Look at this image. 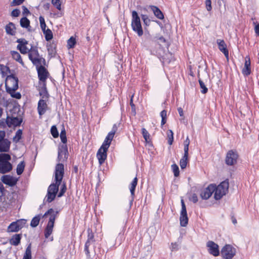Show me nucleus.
<instances>
[{
  "label": "nucleus",
  "instance_id": "obj_1",
  "mask_svg": "<svg viewBox=\"0 0 259 259\" xmlns=\"http://www.w3.org/2000/svg\"><path fill=\"white\" fill-rule=\"evenodd\" d=\"M28 54L29 59L34 66H37L41 64H43L44 65L46 64L45 59L39 55L36 47L31 46L30 49L29 50Z\"/></svg>",
  "mask_w": 259,
  "mask_h": 259
},
{
  "label": "nucleus",
  "instance_id": "obj_2",
  "mask_svg": "<svg viewBox=\"0 0 259 259\" xmlns=\"http://www.w3.org/2000/svg\"><path fill=\"white\" fill-rule=\"evenodd\" d=\"M131 27L132 30L138 36L140 37L143 34V30L142 26L140 17L136 11H133L132 13Z\"/></svg>",
  "mask_w": 259,
  "mask_h": 259
},
{
  "label": "nucleus",
  "instance_id": "obj_3",
  "mask_svg": "<svg viewBox=\"0 0 259 259\" xmlns=\"http://www.w3.org/2000/svg\"><path fill=\"white\" fill-rule=\"evenodd\" d=\"M214 188V198L215 200L221 199L223 196L226 195L229 188V182L224 181L221 183L218 186L213 185Z\"/></svg>",
  "mask_w": 259,
  "mask_h": 259
},
{
  "label": "nucleus",
  "instance_id": "obj_4",
  "mask_svg": "<svg viewBox=\"0 0 259 259\" xmlns=\"http://www.w3.org/2000/svg\"><path fill=\"white\" fill-rule=\"evenodd\" d=\"M60 185V184H59L58 182L56 181H55V183L51 184L48 188L47 194L44 201L46 200L48 203L52 202L56 198Z\"/></svg>",
  "mask_w": 259,
  "mask_h": 259
},
{
  "label": "nucleus",
  "instance_id": "obj_5",
  "mask_svg": "<svg viewBox=\"0 0 259 259\" xmlns=\"http://www.w3.org/2000/svg\"><path fill=\"white\" fill-rule=\"evenodd\" d=\"M110 143L104 141L101 147L97 153V157L100 165L103 164L107 158V152L110 145Z\"/></svg>",
  "mask_w": 259,
  "mask_h": 259
},
{
  "label": "nucleus",
  "instance_id": "obj_6",
  "mask_svg": "<svg viewBox=\"0 0 259 259\" xmlns=\"http://www.w3.org/2000/svg\"><path fill=\"white\" fill-rule=\"evenodd\" d=\"M5 87L7 92L16 91L18 88V78L14 74L8 75L5 81Z\"/></svg>",
  "mask_w": 259,
  "mask_h": 259
},
{
  "label": "nucleus",
  "instance_id": "obj_7",
  "mask_svg": "<svg viewBox=\"0 0 259 259\" xmlns=\"http://www.w3.org/2000/svg\"><path fill=\"white\" fill-rule=\"evenodd\" d=\"M238 154L236 151L229 150L225 157V163L229 166H234L237 163Z\"/></svg>",
  "mask_w": 259,
  "mask_h": 259
},
{
  "label": "nucleus",
  "instance_id": "obj_8",
  "mask_svg": "<svg viewBox=\"0 0 259 259\" xmlns=\"http://www.w3.org/2000/svg\"><path fill=\"white\" fill-rule=\"evenodd\" d=\"M68 148L66 144L60 145L58 147L57 160L59 162H64L68 158Z\"/></svg>",
  "mask_w": 259,
  "mask_h": 259
},
{
  "label": "nucleus",
  "instance_id": "obj_9",
  "mask_svg": "<svg viewBox=\"0 0 259 259\" xmlns=\"http://www.w3.org/2000/svg\"><path fill=\"white\" fill-rule=\"evenodd\" d=\"M64 174V166L62 163L56 164L55 171V180L61 184Z\"/></svg>",
  "mask_w": 259,
  "mask_h": 259
},
{
  "label": "nucleus",
  "instance_id": "obj_10",
  "mask_svg": "<svg viewBox=\"0 0 259 259\" xmlns=\"http://www.w3.org/2000/svg\"><path fill=\"white\" fill-rule=\"evenodd\" d=\"M221 253L225 259H232L235 254V250L231 245H226L222 249Z\"/></svg>",
  "mask_w": 259,
  "mask_h": 259
},
{
  "label": "nucleus",
  "instance_id": "obj_11",
  "mask_svg": "<svg viewBox=\"0 0 259 259\" xmlns=\"http://www.w3.org/2000/svg\"><path fill=\"white\" fill-rule=\"evenodd\" d=\"M39 80L43 82H46L48 77V72L44 66L41 65L36 66Z\"/></svg>",
  "mask_w": 259,
  "mask_h": 259
},
{
  "label": "nucleus",
  "instance_id": "obj_12",
  "mask_svg": "<svg viewBox=\"0 0 259 259\" xmlns=\"http://www.w3.org/2000/svg\"><path fill=\"white\" fill-rule=\"evenodd\" d=\"M23 121V119L21 117H10L7 116V126L9 127L12 126L16 127L19 126Z\"/></svg>",
  "mask_w": 259,
  "mask_h": 259
},
{
  "label": "nucleus",
  "instance_id": "obj_13",
  "mask_svg": "<svg viewBox=\"0 0 259 259\" xmlns=\"http://www.w3.org/2000/svg\"><path fill=\"white\" fill-rule=\"evenodd\" d=\"M58 211H55L53 208H50L42 216V218L46 217L48 215H50L49 220L47 225L54 226L55 219L57 217Z\"/></svg>",
  "mask_w": 259,
  "mask_h": 259
},
{
  "label": "nucleus",
  "instance_id": "obj_14",
  "mask_svg": "<svg viewBox=\"0 0 259 259\" xmlns=\"http://www.w3.org/2000/svg\"><path fill=\"white\" fill-rule=\"evenodd\" d=\"M207 246L209 248L208 252L214 256H218L220 254L219 246L212 241H209L207 243Z\"/></svg>",
  "mask_w": 259,
  "mask_h": 259
},
{
  "label": "nucleus",
  "instance_id": "obj_15",
  "mask_svg": "<svg viewBox=\"0 0 259 259\" xmlns=\"http://www.w3.org/2000/svg\"><path fill=\"white\" fill-rule=\"evenodd\" d=\"M2 181L5 184L13 187L16 184L17 179L10 175H4L2 177Z\"/></svg>",
  "mask_w": 259,
  "mask_h": 259
},
{
  "label": "nucleus",
  "instance_id": "obj_16",
  "mask_svg": "<svg viewBox=\"0 0 259 259\" xmlns=\"http://www.w3.org/2000/svg\"><path fill=\"white\" fill-rule=\"evenodd\" d=\"M213 184H210L200 194L201 197L203 199H208L214 192Z\"/></svg>",
  "mask_w": 259,
  "mask_h": 259
},
{
  "label": "nucleus",
  "instance_id": "obj_17",
  "mask_svg": "<svg viewBox=\"0 0 259 259\" xmlns=\"http://www.w3.org/2000/svg\"><path fill=\"white\" fill-rule=\"evenodd\" d=\"M217 43L219 50L224 54L225 56L227 59H228L229 51L227 49V45L225 41L223 39H218L217 40Z\"/></svg>",
  "mask_w": 259,
  "mask_h": 259
},
{
  "label": "nucleus",
  "instance_id": "obj_18",
  "mask_svg": "<svg viewBox=\"0 0 259 259\" xmlns=\"http://www.w3.org/2000/svg\"><path fill=\"white\" fill-rule=\"evenodd\" d=\"M48 109V105L45 100L40 99L38 102L37 111L39 116L44 115Z\"/></svg>",
  "mask_w": 259,
  "mask_h": 259
},
{
  "label": "nucleus",
  "instance_id": "obj_19",
  "mask_svg": "<svg viewBox=\"0 0 259 259\" xmlns=\"http://www.w3.org/2000/svg\"><path fill=\"white\" fill-rule=\"evenodd\" d=\"M242 73L245 76H248L251 73L250 59L249 56L245 57V63L242 69Z\"/></svg>",
  "mask_w": 259,
  "mask_h": 259
},
{
  "label": "nucleus",
  "instance_id": "obj_20",
  "mask_svg": "<svg viewBox=\"0 0 259 259\" xmlns=\"http://www.w3.org/2000/svg\"><path fill=\"white\" fill-rule=\"evenodd\" d=\"M12 164L10 162H0V173L4 174L12 169Z\"/></svg>",
  "mask_w": 259,
  "mask_h": 259
},
{
  "label": "nucleus",
  "instance_id": "obj_21",
  "mask_svg": "<svg viewBox=\"0 0 259 259\" xmlns=\"http://www.w3.org/2000/svg\"><path fill=\"white\" fill-rule=\"evenodd\" d=\"M10 142L7 139H2L0 140V152H8L10 149Z\"/></svg>",
  "mask_w": 259,
  "mask_h": 259
},
{
  "label": "nucleus",
  "instance_id": "obj_22",
  "mask_svg": "<svg viewBox=\"0 0 259 259\" xmlns=\"http://www.w3.org/2000/svg\"><path fill=\"white\" fill-rule=\"evenodd\" d=\"M118 126L116 124H113L112 130L108 134L107 136L106 137L105 141L106 142H108L111 144L114 136L115 135V133L117 131Z\"/></svg>",
  "mask_w": 259,
  "mask_h": 259
},
{
  "label": "nucleus",
  "instance_id": "obj_23",
  "mask_svg": "<svg viewBox=\"0 0 259 259\" xmlns=\"http://www.w3.org/2000/svg\"><path fill=\"white\" fill-rule=\"evenodd\" d=\"M39 94L42 99H48L49 98L50 96L47 91L46 82L42 83V85L39 89Z\"/></svg>",
  "mask_w": 259,
  "mask_h": 259
},
{
  "label": "nucleus",
  "instance_id": "obj_24",
  "mask_svg": "<svg viewBox=\"0 0 259 259\" xmlns=\"http://www.w3.org/2000/svg\"><path fill=\"white\" fill-rule=\"evenodd\" d=\"M22 238L21 234H16L12 236V238L10 239L9 242L11 245L14 246H18L21 241Z\"/></svg>",
  "mask_w": 259,
  "mask_h": 259
},
{
  "label": "nucleus",
  "instance_id": "obj_25",
  "mask_svg": "<svg viewBox=\"0 0 259 259\" xmlns=\"http://www.w3.org/2000/svg\"><path fill=\"white\" fill-rule=\"evenodd\" d=\"M151 10L153 11L154 15L159 19L162 20L164 19V15L161 11L156 6H151Z\"/></svg>",
  "mask_w": 259,
  "mask_h": 259
},
{
  "label": "nucleus",
  "instance_id": "obj_26",
  "mask_svg": "<svg viewBox=\"0 0 259 259\" xmlns=\"http://www.w3.org/2000/svg\"><path fill=\"white\" fill-rule=\"evenodd\" d=\"M20 26L25 28H27L28 31H31L30 21L26 17H22L20 21Z\"/></svg>",
  "mask_w": 259,
  "mask_h": 259
},
{
  "label": "nucleus",
  "instance_id": "obj_27",
  "mask_svg": "<svg viewBox=\"0 0 259 259\" xmlns=\"http://www.w3.org/2000/svg\"><path fill=\"white\" fill-rule=\"evenodd\" d=\"M15 29V25L12 22H9L5 27L7 33L11 35H14L15 34V31L14 30Z\"/></svg>",
  "mask_w": 259,
  "mask_h": 259
},
{
  "label": "nucleus",
  "instance_id": "obj_28",
  "mask_svg": "<svg viewBox=\"0 0 259 259\" xmlns=\"http://www.w3.org/2000/svg\"><path fill=\"white\" fill-rule=\"evenodd\" d=\"M41 214H39L35 215L32 218L30 222V226L32 228L37 227L39 223L41 218H42Z\"/></svg>",
  "mask_w": 259,
  "mask_h": 259
},
{
  "label": "nucleus",
  "instance_id": "obj_29",
  "mask_svg": "<svg viewBox=\"0 0 259 259\" xmlns=\"http://www.w3.org/2000/svg\"><path fill=\"white\" fill-rule=\"evenodd\" d=\"M13 58L18 62L20 63L22 66H24V62L21 58L20 54L17 51H12L11 52Z\"/></svg>",
  "mask_w": 259,
  "mask_h": 259
},
{
  "label": "nucleus",
  "instance_id": "obj_30",
  "mask_svg": "<svg viewBox=\"0 0 259 259\" xmlns=\"http://www.w3.org/2000/svg\"><path fill=\"white\" fill-rule=\"evenodd\" d=\"M138 183V179L137 177H136L132 181L131 183V187L130 188V192L131 194V196H135V189Z\"/></svg>",
  "mask_w": 259,
  "mask_h": 259
},
{
  "label": "nucleus",
  "instance_id": "obj_31",
  "mask_svg": "<svg viewBox=\"0 0 259 259\" xmlns=\"http://www.w3.org/2000/svg\"><path fill=\"white\" fill-rule=\"evenodd\" d=\"M18 226L15 222H13L10 224L8 228V231L9 232H16L20 230Z\"/></svg>",
  "mask_w": 259,
  "mask_h": 259
},
{
  "label": "nucleus",
  "instance_id": "obj_32",
  "mask_svg": "<svg viewBox=\"0 0 259 259\" xmlns=\"http://www.w3.org/2000/svg\"><path fill=\"white\" fill-rule=\"evenodd\" d=\"M188 162V156L183 155L180 161V165L182 169H185Z\"/></svg>",
  "mask_w": 259,
  "mask_h": 259
},
{
  "label": "nucleus",
  "instance_id": "obj_33",
  "mask_svg": "<svg viewBox=\"0 0 259 259\" xmlns=\"http://www.w3.org/2000/svg\"><path fill=\"white\" fill-rule=\"evenodd\" d=\"M95 242V240L94 239V235L92 232H90V230L89 229L88 230V239H87L85 244L91 245Z\"/></svg>",
  "mask_w": 259,
  "mask_h": 259
},
{
  "label": "nucleus",
  "instance_id": "obj_34",
  "mask_svg": "<svg viewBox=\"0 0 259 259\" xmlns=\"http://www.w3.org/2000/svg\"><path fill=\"white\" fill-rule=\"evenodd\" d=\"M11 159V157L10 154L7 153L0 154V162H10L9 161Z\"/></svg>",
  "mask_w": 259,
  "mask_h": 259
},
{
  "label": "nucleus",
  "instance_id": "obj_35",
  "mask_svg": "<svg viewBox=\"0 0 259 259\" xmlns=\"http://www.w3.org/2000/svg\"><path fill=\"white\" fill-rule=\"evenodd\" d=\"M43 33L46 41H49L53 38V34L51 29L48 28L47 30L44 31Z\"/></svg>",
  "mask_w": 259,
  "mask_h": 259
},
{
  "label": "nucleus",
  "instance_id": "obj_36",
  "mask_svg": "<svg viewBox=\"0 0 259 259\" xmlns=\"http://www.w3.org/2000/svg\"><path fill=\"white\" fill-rule=\"evenodd\" d=\"M54 226L47 225L45 229V237L46 238H48L49 237L52 233Z\"/></svg>",
  "mask_w": 259,
  "mask_h": 259
},
{
  "label": "nucleus",
  "instance_id": "obj_37",
  "mask_svg": "<svg viewBox=\"0 0 259 259\" xmlns=\"http://www.w3.org/2000/svg\"><path fill=\"white\" fill-rule=\"evenodd\" d=\"M24 168H25L24 162L23 161L20 162L17 166L16 172H17V175H21L24 171Z\"/></svg>",
  "mask_w": 259,
  "mask_h": 259
},
{
  "label": "nucleus",
  "instance_id": "obj_38",
  "mask_svg": "<svg viewBox=\"0 0 259 259\" xmlns=\"http://www.w3.org/2000/svg\"><path fill=\"white\" fill-rule=\"evenodd\" d=\"M141 18L143 21L144 25L146 27H148L150 25L151 20L147 15L142 14H141Z\"/></svg>",
  "mask_w": 259,
  "mask_h": 259
},
{
  "label": "nucleus",
  "instance_id": "obj_39",
  "mask_svg": "<svg viewBox=\"0 0 259 259\" xmlns=\"http://www.w3.org/2000/svg\"><path fill=\"white\" fill-rule=\"evenodd\" d=\"M31 244H29L26 248L23 259H31Z\"/></svg>",
  "mask_w": 259,
  "mask_h": 259
},
{
  "label": "nucleus",
  "instance_id": "obj_40",
  "mask_svg": "<svg viewBox=\"0 0 259 259\" xmlns=\"http://www.w3.org/2000/svg\"><path fill=\"white\" fill-rule=\"evenodd\" d=\"M198 82L201 89V93L203 94H206L208 92V89L206 87L205 83L201 79H199Z\"/></svg>",
  "mask_w": 259,
  "mask_h": 259
},
{
  "label": "nucleus",
  "instance_id": "obj_41",
  "mask_svg": "<svg viewBox=\"0 0 259 259\" xmlns=\"http://www.w3.org/2000/svg\"><path fill=\"white\" fill-rule=\"evenodd\" d=\"M180 225L182 227H186L188 223V218L187 215L180 216Z\"/></svg>",
  "mask_w": 259,
  "mask_h": 259
},
{
  "label": "nucleus",
  "instance_id": "obj_42",
  "mask_svg": "<svg viewBox=\"0 0 259 259\" xmlns=\"http://www.w3.org/2000/svg\"><path fill=\"white\" fill-rule=\"evenodd\" d=\"M168 138V143L169 145H172L174 141V133L171 130H168L167 132Z\"/></svg>",
  "mask_w": 259,
  "mask_h": 259
},
{
  "label": "nucleus",
  "instance_id": "obj_43",
  "mask_svg": "<svg viewBox=\"0 0 259 259\" xmlns=\"http://www.w3.org/2000/svg\"><path fill=\"white\" fill-rule=\"evenodd\" d=\"M7 92L9 93L11 95V96L13 98L20 99L21 98V94L19 92H16V91L13 90Z\"/></svg>",
  "mask_w": 259,
  "mask_h": 259
},
{
  "label": "nucleus",
  "instance_id": "obj_44",
  "mask_svg": "<svg viewBox=\"0 0 259 259\" xmlns=\"http://www.w3.org/2000/svg\"><path fill=\"white\" fill-rule=\"evenodd\" d=\"M60 137L61 142L63 143V144H66V143H67V140L66 135V131H65V130L64 128H63L62 130L61 133H60Z\"/></svg>",
  "mask_w": 259,
  "mask_h": 259
},
{
  "label": "nucleus",
  "instance_id": "obj_45",
  "mask_svg": "<svg viewBox=\"0 0 259 259\" xmlns=\"http://www.w3.org/2000/svg\"><path fill=\"white\" fill-rule=\"evenodd\" d=\"M76 44V39L73 36H71L67 41V46L68 48H73Z\"/></svg>",
  "mask_w": 259,
  "mask_h": 259
},
{
  "label": "nucleus",
  "instance_id": "obj_46",
  "mask_svg": "<svg viewBox=\"0 0 259 259\" xmlns=\"http://www.w3.org/2000/svg\"><path fill=\"white\" fill-rule=\"evenodd\" d=\"M181 205H182V209H181V211L180 216L187 215L186 207L185 204L184 200L182 199L181 201Z\"/></svg>",
  "mask_w": 259,
  "mask_h": 259
},
{
  "label": "nucleus",
  "instance_id": "obj_47",
  "mask_svg": "<svg viewBox=\"0 0 259 259\" xmlns=\"http://www.w3.org/2000/svg\"><path fill=\"white\" fill-rule=\"evenodd\" d=\"M171 168L174 172V176L178 177L180 175L179 168L176 164H173L171 165Z\"/></svg>",
  "mask_w": 259,
  "mask_h": 259
},
{
  "label": "nucleus",
  "instance_id": "obj_48",
  "mask_svg": "<svg viewBox=\"0 0 259 259\" xmlns=\"http://www.w3.org/2000/svg\"><path fill=\"white\" fill-rule=\"evenodd\" d=\"M142 134L145 141L148 142L150 139V134L148 132L145 128H142Z\"/></svg>",
  "mask_w": 259,
  "mask_h": 259
},
{
  "label": "nucleus",
  "instance_id": "obj_49",
  "mask_svg": "<svg viewBox=\"0 0 259 259\" xmlns=\"http://www.w3.org/2000/svg\"><path fill=\"white\" fill-rule=\"evenodd\" d=\"M91 245L85 244L84 245V251L86 255V257L87 259H92L93 258L92 257V255L90 254L89 248Z\"/></svg>",
  "mask_w": 259,
  "mask_h": 259
},
{
  "label": "nucleus",
  "instance_id": "obj_50",
  "mask_svg": "<svg viewBox=\"0 0 259 259\" xmlns=\"http://www.w3.org/2000/svg\"><path fill=\"white\" fill-rule=\"evenodd\" d=\"M51 133L52 136L54 138H58L59 136V133L58 132L57 128L55 125H53L51 128Z\"/></svg>",
  "mask_w": 259,
  "mask_h": 259
},
{
  "label": "nucleus",
  "instance_id": "obj_51",
  "mask_svg": "<svg viewBox=\"0 0 259 259\" xmlns=\"http://www.w3.org/2000/svg\"><path fill=\"white\" fill-rule=\"evenodd\" d=\"M20 229L24 227L26 223V220L25 219H20L15 222Z\"/></svg>",
  "mask_w": 259,
  "mask_h": 259
},
{
  "label": "nucleus",
  "instance_id": "obj_52",
  "mask_svg": "<svg viewBox=\"0 0 259 259\" xmlns=\"http://www.w3.org/2000/svg\"><path fill=\"white\" fill-rule=\"evenodd\" d=\"M19 44L17 45V47L20 48L22 46H25L28 44V41L26 40L24 38H19L16 41Z\"/></svg>",
  "mask_w": 259,
  "mask_h": 259
},
{
  "label": "nucleus",
  "instance_id": "obj_53",
  "mask_svg": "<svg viewBox=\"0 0 259 259\" xmlns=\"http://www.w3.org/2000/svg\"><path fill=\"white\" fill-rule=\"evenodd\" d=\"M181 243L178 242H172L171 243V250L173 251H177L179 249Z\"/></svg>",
  "mask_w": 259,
  "mask_h": 259
},
{
  "label": "nucleus",
  "instance_id": "obj_54",
  "mask_svg": "<svg viewBox=\"0 0 259 259\" xmlns=\"http://www.w3.org/2000/svg\"><path fill=\"white\" fill-rule=\"evenodd\" d=\"M17 48L22 54H26L28 53L29 51V49L26 47V45L22 46L20 48L17 47Z\"/></svg>",
  "mask_w": 259,
  "mask_h": 259
},
{
  "label": "nucleus",
  "instance_id": "obj_55",
  "mask_svg": "<svg viewBox=\"0 0 259 259\" xmlns=\"http://www.w3.org/2000/svg\"><path fill=\"white\" fill-rule=\"evenodd\" d=\"M66 189L67 188H66V186L65 183H63L61 187V190H60L59 193L58 194V197H62L64 194V193H65V192L66 191Z\"/></svg>",
  "mask_w": 259,
  "mask_h": 259
},
{
  "label": "nucleus",
  "instance_id": "obj_56",
  "mask_svg": "<svg viewBox=\"0 0 259 259\" xmlns=\"http://www.w3.org/2000/svg\"><path fill=\"white\" fill-rule=\"evenodd\" d=\"M52 5L59 10L61 9V4L60 0H52Z\"/></svg>",
  "mask_w": 259,
  "mask_h": 259
},
{
  "label": "nucleus",
  "instance_id": "obj_57",
  "mask_svg": "<svg viewBox=\"0 0 259 259\" xmlns=\"http://www.w3.org/2000/svg\"><path fill=\"white\" fill-rule=\"evenodd\" d=\"M151 40L150 38L145 39L143 41L142 44L143 47L146 48L147 50H149V45L150 44Z\"/></svg>",
  "mask_w": 259,
  "mask_h": 259
},
{
  "label": "nucleus",
  "instance_id": "obj_58",
  "mask_svg": "<svg viewBox=\"0 0 259 259\" xmlns=\"http://www.w3.org/2000/svg\"><path fill=\"white\" fill-rule=\"evenodd\" d=\"M0 71H2V73L4 74L5 71H9L10 72V69L9 67L6 66L3 64H0Z\"/></svg>",
  "mask_w": 259,
  "mask_h": 259
},
{
  "label": "nucleus",
  "instance_id": "obj_59",
  "mask_svg": "<svg viewBox=\"0 0 259 259\" xmlns=\"http://www.w3.org/2000/svg\"><path fill=\"white\" fill-rule=\"evenodd\" d=\"M205 5L206 10L208 11H210L212 9L211 0H205Z\"/></svg>",
  "mask_w": 259,
  "mask_h": 259
},
{
  "label": "nucleus",
  "instance_id": "obj_60",
  "mask_svg": "<svg viewBox=\"0 0 259 259\" xmlns=\"http://www.w3.org/2000/svg\"><path fill=\"white\" fill-rule=\"evenodd\" d=\"M20 14V11L18 9H15L13 10L11 12V15L13 17H18Z\"/></svg>",
  "mask_w": 259,
  "mask_h": 259
},
{
  "label": "nucleus",
  "instance_id": "obj_61",
  "mask_svg": "<svg viewBox=\"0 0 259 259\" xmlns=\"http://www.w3.org/2000/svg\"><path fill=\"white\" fill-rule=\"evenodd\" d=\"M189 200L194 203H196L198 201V197L196 194L194 193L190 197Z\"/></svg>",
  "mask_w": 259,
  "mask_h": 259
},
{
  "label": "nucleus",
  "instance_id": "obj_62",
  "mask_svg": "<svg viewBox=\"0 0 259 259\" xmlns=\"http://www.w3.org/2000/svg\"><path fill=\"white\" fill-rule=\"evenodd\" d=\"M22 131L20 129L18 130L15 135V138H17V140L19 141L22 138Z\"/></svg>",
  "mask_w": 259,
  "mask_h": 259
},
{
  "label": "nucleus",
  "instance_id": "obj_63",
  "mask_svg": "<svg viewBox=\"0 0 259 259\" xmlns=\"http://www.w3.org/2000/svg\"><path fill=\"white\" fill-rule=\"evenodd\" d=\"M48 54H49V55L51 56V57H55V53H56V52L54 50V49H52V48H48Z\"/></svg>",
  "mask_w": 259,
  "mask_h": 259
},
{
  "label": "nucleus",
  "instance_id": "obj_64",
  "mask_svg": "<svg viewBox=\"0 0 259 259\" xmlns=\"http://www.w3.org/2000/svg\"><path fill=\"white\" fill-rule=\"evenodd\" d=\"M7 118L6 119H0V126H3L4 127H6L7 125Z\"/></svg>",
  "mask_w": 259,
  "mask_h": 259
}]
</instances>
